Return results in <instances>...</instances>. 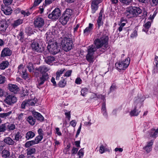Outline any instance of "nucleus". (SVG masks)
Returning <instances> with one entry per match:
<instances>
[{
	"instance_id": "412c9836",
	"label": "nucleus",
	"mask_w": 158,
	"mask_h": 158,
	"mask_svg": "<svg viewBox=\"0 0 158 158\" xmlns=\"http://www.w3.org/2000/svg\"><path fill=\"white\" fill-rule=\"evenodd\" d=\"M7 6L6 5L5 6H2L1 10L5 15H9L12 13V10L11 7Z\"/></svg>"
},
{
	"instance_id": "39448f33",
	"label": "nucleus",
	"mask_w": 158,
	"mask_h": 158,
	"mask_svg": "<svg viewBox=\"0 0 158 158\" xmlns=\"http://www.w3.org/2000/svg\"><path fill=\"white\" fill-rule=\"evenodd\" d=\"M47 49L50 53L54 55L59 52L60 50L56 42L55 41L49 43L47 46Z\"/></svg>"
},
{
	"instance_id": "49530a36",
	"label": "nucleus",
	"mask_w": 158,
	"mask_h": 158,
	"mask_svg": "<svg viewBox=\"0 0 158 158\" xmlns=\"http://www.w3.org/2000/svg\"><path fill=\"white\" fill-rule=\"evenodd\" d=\"M97 22L98 28L99 29L101 26H103V22L102 21V19H98Z\"/></svg>"
},
{
	"instance_id": "cd10ccee",
	"label": "nucleus",
	"mask_w": 158,
	"mask_h": 158,
	"mask_svg": "<svg viewBox=\"0 0 158 158\" xmlns=\"http://www.w3.org/2000/svg\"><path fill=\"white\" fill-rule=\"evenodd\" d=\"M27 121L31 125H34L36 121L35 118H34L33 117L31 116H28L26 119Z\"/></svg>"
},
{
	"instance_id": "72a5a7b5",
	"label": "nucleus",
	"mask_w": 158,
	"mask_h": 158,
	"mask_svg": "<svg viewBox=\"0 0 158 158\" xmlns=\"http://www.w3.org/2000/svg\"><path fill=\"white\" fill-rule=\"evenodd\" d=\"M59 20L63 25H65L69 21L63 15L60 18Z\"/></svg>"
},
{
	"instance_id": "13d9d810",
	"label": "nucleus",
	"mask_w": 158,
	"mask_h": 158,
	"mask_svg": "<svg viewBox=\"0 0 158 158\" xmlns=\"http://www.w3.org/2000/svg\"><path fill=\"white\" fill-rule=\"evenodd\" d=\"M72 72V70H69L66 72L64 76L65 77H69L71 76Z\"/></svg>"
},
{
	"instance_id": "0eeeda50",
	"label": "nucleus",
	"mask_w": 158,
	"mask_h": 158,
	"mask_svg": "<svg viewBox=\"0 0 158 158\" xmlns=\"http://www.w3.org/2000/svg\"><path fill=\"white\" fill-rule=\"evenodd\" d=\"M130 63V59L127 58L125 60L117 62L115 64V66L118 70H124L128 67Z\"/></svg>"
},
{
	"instance_id": "2eb2a0df",
	"label": "nucleus",
	"mask_w": 158,
	"mask_h": 158,
	"mask_svg": "<svg viewBox=\"0 0 158 158\" xmlns=\"http://www.w3.org/2000/svg\"><path fill=\"white\" fill-rule=\"evenodd\" d=\"M100 0H93L91 4V12L93 14L95 13L98 8V5L101 2Z\"/></svg>"
},
{
	"instance_id": "37998d69",
	"label": "nucleus",
	"mask_w": 158,
	"mask_h": 158,
	"mask_svg": "<svg viewBox=\"0 0 158 158\" xmlns=\"http://www.w3.org/2000/svg\"><path fill=\"white\" fill-rule=\"evenodd\" d=\"M149 2L152 6H155L158 4V0H149Z\"/></svg>"
},
{
	"instance_id": "aec40b11",
	"label": "nucleus",
	"mask_w": 158,
	"mask_h": 158,
	"mask_svg": "<svg viewBox=\"0 0 158 158\" xmlns=\"http://www.w3.org/2000/svg\"><path fill=\"white\" fill-rule=\"evenodd\" d=\"M45 40L48 44L49 43H53V42L55 41L53 40V35L52 32H47L45 34Z\"/></svg>"
},
{
	"instance_id": "f704fd0d",
	"label": "nucleus",
	"mask_w": 158,
	"mask_h": 158,
	"mask_svg": "<svg viewBox=\"0 0 158 158\" xmlns=\"http://www.w3.org/2000/svg\"><path fill=\"white\" fill-rule=\"evenodd\" d=\"M17 37L21 42H23L24 41V33L22 31H20L17 35Z\"/></svg>"
},
{
	"instance_id": "f8f14e48",
	"label": "nucleus",
	"mask_w": 158,
	"mask_h": 158,
	"mask_svg": "<svg viewBox=\"0 0 158 158\" xmlns=\"http://www.w3.org/2000/svg\"><path fill=\"white\" fill-rule=\"evenodd\" d=\"M60 10L58 8H56L50 14L48 15V17L50 19L56 20L60 16Z\"/></svg>"
},
{
	"instance_id": "6e6552de",
	"label": "nucleus",
	"mask_w": 158,
	"mask_h": 158,
	"mask_svg": "<svg viewBox=\"0 0 158 158\" xmlns=\"http://www.w3.org/2000/svg\"><path fill=\"white\" fill-rule=\"evenodd\" d=\"M88 49V54L86 56L87 60L89 62H91L93 59V55L94 52L96 51V47L94 45L89 46Z\"/></svg>"
},
{
	"instance_id": "6ab92c4d",
	"label": "nucleus",
	"mask_w": 158,
	"mask_h": 158,
	"mask_svg": "<svg viewBox=\"0 0 158 158\" xmlns=\"http://www.w3.org/2000/svg\"><path fill=\"white\" fill-rule=\"evenodd\" d=\"M73 10L70 9H68L64 12L62 15L67 19L68 21L72 18Z\"/></svg>"
},
{
	"instance_id": "e2e57ef3",
	"label": "nucleus",
	"mask_w": 158,
	"mask_h": 158,
	"mask_svg": "<svg viewBox=\"0 0 158 158\" xmlns=\"http://www.w3.org/2000/svg\"><path fill=\"white\" fill-rule=\"evenodd\" d=\"M28 106L27 102L24 101L22 103L21 106V108L22 109H25L26 106Z\"/></svg>"
},
{
	"instance_id": "6e6d98bb",
	"label": "nucleus",
	"mask_w": 158,
	"mask_h": 158,
	"mask_svg": "<svg viewBox=\"0 0 158 158\" xmlns=\"http://www.w3.org/2000/svg\"><path fill=\"white\" fill-rule=\"evenodd\" d=\"M6 80V78L5 77L0 75V84L4 83Z\"/></svg>"
},
{
	"instance_id": "f03ea898",
	"label": "nucleus",
	"mask_w": 158,
	"mask_h": 158,
	"mask_svg": "<svg viewBox=\"0 0 158 158\" xmlns=\"http://www.w3.org/2000/svg\"><path fill=\"white\" fill-rule=\"evenodd\" d=\"M142 12L141 10L139 7L129 6L127 8L124 15L128 18L137 17Z\"/></svg>"
},
{
	"instance_id": "de8ad7c7",
	"label": "nucleus",
	"mask_w": 158,
	"mask_h": 158,
	"mask_svg": "<svg viewBox=\"0 0 158 158\" xmlns=\"http://www.w3.org/2000/svg\"><path fill=\"white\" fill-rule=\"evenodd\" d=\"M117 87L114 84H113L110 86V89L109 93L113 92L116 90Z\"/></svg>"
},
{
	"instance_id": "5701e85b",
	"label": "nucleus",
	"mask_w": 158,
	"mask_h": 158,
	"mask_svg": "<svg viewBox=\"0 0 158 158\" xmlns=\"http://www.w3.org/2000/svg\"><path fill=\"white\" fill-rule=\"evenodd\" d=\"M8 27L7 22L6 20H4L1 22L0 23V31H4Z\"/></svg>"
},
{
	"instance_id": "79ce46f5",
	"label": "nucleus",
	"mask_w": 158,
	"mask_h": 158,
	"mask_svg": "<svg viewBox=\"0 0 158 158\" xmlns=\"http://www.w3.org/2000/svg\"><path fill=\"white\" fill-rule=\"evenodd\" d=\"M27 67L30 72H33L35 69L33 64L31 63H29L27 65Z\"/></svg>"
},
{
	"instance_id": "ea45409f",
	"label": "nucleus",
	"mask_w": 158,
	"mask_h": 158,
	"mask_svg": "<svg viewBox=\"0 0 158 158\" xmlns=\"http://www.w3.org/2000/svg\"><path fill=\"white\" fill-rule=\"evenodd\" d=\"M7 129L6 124V123L2 124L0 125V132H5Z\"/></svg>"
},
{
	"instance_id": "a18cd8bd",
	"label": "nucleus",
	"mask_w": 158,
	"mask_h": 158,
	"mask_svg": "<svg viewBox=\"0 0 158 158\" xmlns=\"http://www.w3.org/2000/svg\"><path fill=\"white\" fill-rule=\"evenodd\" d=\"M123 4L126 5H129L132 2V0H119Z\"/></svg>"
},
{
	"instance_id": "774afa93",
	"label": "nucleus",
	"mask_w": 158,
	"mask_h": 158,
	"mask_svg": "<svg viewBox=\"0 0 158 158\" xmlns=\"http://www.w3.org/2000/svg\"><path fill=\"white\" fill-rule=\"evenodd\" d=\"M78 155L79 156V158L81 156H83L84 155L83 150L82 149H80L78 152Z\"/></svg>"
},
{
	"instance_id": "052dcab7",
	"label": "nucleus",
	"mask_w": 158,
	"mask_h": 158,
	"mask_svg": "<svg viewBox=\"0 0 158 158\" xmlns=\"http://www.w3.org/2000/svg\"><path fill=\"white\" fill-rule=\"evenodd\" d=\"M78 149L75 147H73L71 153L72 154H75L77 153Z\"/></svg>"
},
{
	"instance_id": "4d7b16f0",
	"label": "nucleus",
	"mask_w": 158,
	"mask_h": 158,
	"mask_svg": "<svg viewBox=\"0 0 158 158\" xmlns=\"http://www.w3.org/2000/svg\"><path fill=\"white\" fill-rule=\"evenodd\" d=\"M27 103L28 106H33L35 105V103L32 100H29L27 101Z\"/></svg>"
},
{
	"instance_id": "603ef678",
	"label": "nucleus",
	"mask_w": 158,
	"mask_h": 158,
	"mask_svg": "<svg viewBox=\"0 0 158 158\" xmlns=\"http://www.w3.org/2000/svg\"><path fill=\"white\" fill-rule=\"evenodd\" d=\"M34 2L33 4V6L32 7H35L39 5L41 2L42 1V0H34Z\"/></svg>"
},
{
	"instance_id": "09e8293b",
	"label": "nucleus",
	"mask_w": 158,
	"mask_h": 158,
	"mask_svg": "<svg viewBox=\"0 0 158 158\" xmlns=\"http://www.w3.org/2000/svg\"><path fill=\"white\" fill-rule=\"evenodd\" d=\"M25 114L23 113H21L18 115L17 118L19 121H22L25 117Z\"/></svg>"
},
{
	"instance_id": "f3484780",
	"label": "nucleus",
	"mask_w": 158,
	"mask_h": 158,
	"mask_svg": "<svg viewBox=\"0 0 158 158\" xmlns=\"http://www.w3.org/2000/svg\"><path fill=\"white\" fill-rule=\"evenodd\" d=\"M8 89L10 91L15 94L18 93L19 90V88L16 85L12 84H8Z\"/></svg>"
},
{
	"instance_id": "b1692460",
	"label": "nucleus",
	"mask_w": 158,
	"mask_h": 158,
	"mask_svg": "<svg viewBox=\"0 0 158 158\" xmlns=\"http://www.w3.org/2000/svg\"><path fill=\"white\" fill-rule=\"evenodd\" d=\"M94 25L93 24L89 23V26L86 28L84 30V33L86 35H88L93 28Z\"/></svg>"
},
{
	"instance_id": "423d86ee",
	"label": "nucleus",
	"mask_w": 158,
	"mask_h": 158,
	"mask_svg": "<svg viewBox=\"0 0 158 158\" xmlns=\"http://www.w3.org/2000/svg\"><path fill=\"white\" fill-rule=\"evenodd\" d=\"M61 46L65 52H68L73 48V44L72 40H62Z\"/></svg>"
},
{
	"instance_id": "0e129e2a",
	"label": "nucleus",
	"mask_w": 158,
	"mask_h": 158,
	"mask_svg": "<svg viewBox=\"0 0 158 158\" xmlns=\"http://www.w3.org/2000/svg\"><path fill=\"white\" fill-rule=\"evenodd\" d=\"M33 73H34V76L36 77H38L39 75V72L38 70H36V68L33 71Z\"/></svg>"
},
{
	"instance_id": "ddd939ff",
	"label": "nucleus",
	"mask_w": 158,
	"mask_h": 158,
	"mask_svg": "<svg viewBox=\"0 0 158 158\" xmlns=\"http://www.w3.org/2000/svg\"><path fill=\"white\" fill-rule=\"evenodd\" d=\"M18 73L22 75V77L26 80L28 77V74L27 72V69L23 67V65L20 64L18 67Z\"/></svg>"
},
{
	"instance_id": "c756f323",
	"label": "nucleus",
	"mask_w": 158,
	"mask_h": 158,
	"mask_svg": "<svg viewBox=\"0 0 158 158\" xmlns=\"http://www.w3.org/2000/svg\"><path fill=\"white\" fill-rule=\"evenodd\" d=\"M154 65V73L158 72V57L156 56L153 62Z\"/></svg>"
},
{
	"instance_id": "338daca9",
	"label": "nucleus",
	"mask_w": 158,
	"mask_h": 158,
	"mask_svg": "<svg viewBox=\"0 0 158 158\" xmlns=\"http://www.w3.org/2000/svg\"><path fill=\"white\" fill-rule=\"evenodd\" d=\"M143 149L148 152H149L152 150V147L146 146Z\"/></svg>"
},
{
	"instance_id": "58836bf2",
	"label": "nucleus",
	"mask_w": 158,
	"mask_h": 158,
	"mask_svg": "<svg viewBox=\"0 0 158 158\" xmlns=\"http://www.w3.org/2000/svg\"><path fill=\"white\" fill-rule=\"evenodd\" d=\"M66 81L64 79H62L60 80L58 84L59 87L61 88L64 87L66 85Z\"/></svg>"
},
{
	"instance_id": "bb28decb",
	"label": "nucleus",
	"mask_w": 158,
	"mask_h": 158,
	"mask_svg": "<svg viewBox=\"0 0 158 158\" xmlns=\"http://www.w3.org/2000/svg\"><path fill=\"white\" fill-rule=\"evenodd\" d=\"M9 64V62L6 60L2 61L0 64V69L4 70L8 67Z\"/></svg>"
},
{
	"instance_id": "f257e3e1",
	"label": "nucleus",
	"mask_w": 158,
	"mask_h": 158,
	"mask_svg": "<svg viewBox=\"0 0 158 158\" xmlns=\"http://www.w3.org/2000/svg\"><path fill=\"white\" fill-rule=\"evenodd\" d=\"M50 69L45 65L40 66L39 68H36V70H38L42 74L37 80L38 87L39 86L43 84L45 81L48 80L49 78V75L47 72Z\"/></svg>"
},
{
	"instance_id": "c9c22d12",
	"label": "nucleus",
	"mask_w": 158,
	"mask_h": 158,
	"mask_svg": "<svg viewBox=\"0 0 158 158\" xmlns=\"http://www.w3.org/2000/svg\"><path fill=\"white\" fill-rule=\"evenodd\" d=\"M151 23L150 21L147 22L143 26L145 29H143L142 30L143 31L147 32L148 31V29L150 27Z\"/></svg>"
},
{
	"instance_id": "dca6fc26",
	"label": "nucleus",
	"mask_w": 158,
	"mask_h": 158,
	"mask_svg": "<svg viewBox=\"0 0 158 158\" xmlns=\"http://www.w3.org/2000/svg\"><path fill=\"white\" fill-rule=\"evenodd\" d=\"M11 50L8 48H4L2 51L1 54V57L9 56L12 54Z\"/></svg>"
},
{
	"instance_id": "20e7f679",
	"label": "nucleus",
	"mask_w": 158,
	"mask_h": 158,
	"mask_svg": "<svg viewBox=\"0 0 158 158\" xmlns=\"http://www.w3.org/2000/svg\"><path fill=\"white\" fill-rule=\"evenodd\" d=\"M134 104L135 108L134 110L131 111L130 114L131 116H137L140 111V110L137 109V106L140 108L142 105V102L141 99L138 98H136Z\"/></svg>"
},
{
	"instance_id": "4be33fe9",
	"label": "nucleus",
	"mask_w": 158,
	"mask_h": 158,
	"mask_svg": "<svg viewBox=\"0 0 158 158\" xmlns=\"http://www.w3.org/2000/svg\"><path fill=\"white\" fill-rule=\"evenodd\" d=\"M32 114L33 116L38 120L40 121H43L44 120V117L40 113L35 111H33Z\"/></svg>"
},
{
	"instance_id": "c03bdc74",
	"label": "nucleus",
	"mask_w": 158,
	"mask_h": 158,
	"mask_svg": "<svg viewBox=\"0 0 158 158\" xmlns=\"http://www.w3.org/2000/svg\"><path fill=\"white\" fill-rule=\"evenodd\" d=\"M137 31L138 28L137 27H136L134 29V31L131 34V37L134 38L136 37L137 35Z\"/></svg>"
},
{
	"instance_id": "864d4df0",
	"label": "nucleus",
	"mask_w": 158,
	"mask_h": 158,
	"mask_svg": "<svg viewBox=\"0 0 158 158\" xmlns=\"http://www.w3.org/2000/svg\"><path fill=\"white\" fill-rule=\"evenodd\" d=\"M21 13L22 15H24V17L28 16L30 14V13L29 11H27L26 12L23 10H22L21 11Z\"/></svg>"
},
{
	"instance_id": "c85d7f7f",
	"label": "nucleus",
	"mask_w": 158,
	"mask_h": 158,
	"mask_svg": "<svg viewBox=\"0 0 158 158\" xmlns=\"http://www.w3.org/2000/svg\"><path fill=\"white\" fill-rule=\"evenodd\" d=\"M35 134L31 131H29L27 132L25 136V138L27 140H29L33 138L35 136Z\"/></svg>"
},
{
	"instance_id": "3c124183",
	"label": "nucleus",
	"mask_w": 158,
	"mask_h": 158,
	"mask_svg": "<svg viewBox=\"0 0 158 158\" xmlns=\"http://www.w3.org/2000/svg\"><path fill=\"white\" fill-rule=\"evenodd\" d=\"M153 93L154 94L157 95L158 94V80L157 82V85L156 86L153 88Z\"/></svg>"
},
{
	"instance_id": "680f3d73",
	"label": "nucleus",
	"mask_w": 158,
	"mask_h": 158,
	"mask_svg": "<svg viewBox=\"0 0 158 158\" xmlns=\"http://www.w3.org/2000/svg\"><path fill=\"white\" fill-rule=\"evenodd\" d=\"M81 124L79 127V128H78V129L77 130V133L75 135L76 138H77L78 137V135L79 134L80 132V131H81Z\"/></svg>"
},
{
	"instance_id": "2f4dec72",
	"label": "nucleus",
	"mask_w": 158,
	"mask_h": 158,
	"mask_svg": "<svg viewBox=\"0 0 158 158\" xmlns=\"http://www.w3.org/2000/svg\"><path fill=\"white\" fill-rule=\"evenodd\" d=\"M23 20L22 19H19L14 21V23L12 24L11 25L13 27L15 28L18 26L22 23Z\"/></svg>"
},
{
	"instance_id": "393cba45",
	"label": "nucleus",
	"mask_w": 158,
	"mask_h": 158,
	"mask_svg": "<svg viewBox=\"0 0 158 158\" xmlns=\"http://www.w3.org/2000/svg\"><path fill=\"white\" fill-rule=\"evenodd\" d=\"M55 60V58L53 56H48L45 58V61L48 64L52 65L53 62Z\"/></svg>"
},
{
	"instance_id": "1a4fd4ad",
	"label": "nucleus",
	"mask_w": 158,
	"mask_h": 158,
	"mask_svg": "<svg viewBox=\"0 0 158 158\" xmlns=\"http://www.w3.org/2000/svg\"><path fill=\"white\" fill-rule=\"evenodd\" d=\"M17 101V98L16 97L13 95L9 94L6 96L4 102L9 106H12Z\"/></svg>"
},
{
	"instance_id": "8fccbe9b",
	"label": "nucleus",
	"mask_w": 158,
	"mask_h": 158,
	"mask_svg": "<svg viewBox=\"0 0 158 158\" xmlns=\"http://www.w3.org/2000/svg\"><path fill=\"white\" fill-rule=\"evenodd\" d=\"M88 89L86 88L82 89L81 91V94L83 96H85L87 94L88 92Z\"/></svg>"
},
{
	"instance_id": "e433bc0d",
	"label": "nucleus",
	"mask_w": 158,
	"mask_h": 158,
	"mask_svg": "<svg viewBox=\"0 0 158 158\" xmlns=\"http://www.w3.org/2000/svg\"><path fill=\"white\" fill-rule=\"evenodd\" d=\"M26 151L27 155H29L34 154L36 150L35 148H27Z\"/></svg>"
},
{
	"instance_id": "9b49d317",
	"label": "nucleus",
	"mask_w": 158,
	"mask_h": 158,
	"mask_svg": "<svg viewBox=\"0 0 158 158\" xmlns=\"http://www.w3.org/2000/svg\"><path fill=\"white\" fill-rule=\"evenodd\" d=\"M43 138V136L38 135L35 137L34 140L28 141L26 142L25 144V147L26 148H29L33 145L37 144Z\"/></svg>"
},
{
	"instance_id": "4c0bfd02",
	"label": "nucleus",
	"mask_w": 158,
	"mask_h": 158,
	"mask_svg": "<svg viewBox=\"0 0 158 158\" xmlns=\"http://www.w3.org/2000/svg\"><path fill=\"white\" fill-rule=\"evenodd\" d=\"M2 157L7 158L9 156L10 153L8 151L4 149L2 151Z\"/></svg>"
},
{
	"instance_id": "473e14b6",
	"label": "nucleus",
	"mask_w": 158,
	"mask_h": 158,
	"mask_svg": "<svg viewBox=\"0 0 158 158\" xmlns=\"http://www.w3.org/2000/svg\"><path fill=\"white\" fill-rule=\"evenodd\" d=\"M6 124L7 129L8 131L13 130L15 129V126L14 124L8 123H6Z\"/></svg>"
},
{
	"instance_id": "a211bd4d",
	"label": "nucleus",
	"mask_w": 158,
	"mask_h": 158,
	"mask_svg": "<svg viewBox=\"0 0 158 158\" xmlns=\"http://www.w3.org/2000/svg\"><path fill=\"white\" fill-rule=\"evenodd\" d=\"M62 35L63 37L62 40H72V35L71 33L68 31H63L62 32Z\"/></svg>"
},
{
	"instance_id": "bf43d9fd",
	"label": "nucleus",
	"mask_w": 158,
	"mask_h": 158,
	"mask_svg": "<svg viewBox=\"0 0 158 158\" xmlns=\"http://www.w3.org/2000/svg\"><path fill=\"white\" fill-rule=\"evenodd\" d=\"M82 81L80 77L77 78L75 80V83L77 84H80L81 83Z\"/></svg>"
},
{
	"instance_id": "5fc2aeb1",
	"label": "nucleus",
	"mask_w": 158,
	"mask_h": 158,
	"mask_svg": "<svg viewBox=\"0 0 158 158\" xmlns=\"http://www.w3.org/2000/svg\"><path fill=\"white\" fill-rule=\"evenodd\" d=\"M13 0H3V2L6 5H9L12 2Z\"/></svg>"
},
{
	"instance_id": "4468645a",
	"label": "nucleus",
	"mask_w": 158,
	"mask_h": 158,
	"mask_svg": "<svg viewBox=\"0 0 158 158\" xmlns=\"http://www.w3.org/2000/svg\"><path fill=\"white\" fill-rule=\"evenodd\" d=\"M34 23L35 27L40 28L42 27L44 24V21L41 17H38L35 19Z\"/></svg>"
},
{
	"instance_id": "69168bd1",
	"label": "nucleus",
	"mask_w": 158,
	"mask_h": 158,
	"mask_svg": "<svg viewBox=\"0 0 158 158\" xmlns=\"http://www.w3.org/2000/svg\"><path fill=\"white\" fill-rule=\"evenodd\" d=\"M65 70V69H61L60 70H58L56 72V74H57L58 75H59V76H60V75L63 73V72Z\"/></svg>"
},
{
	"instance_id": "7c9ffc66",
	"label": "nucleus",
	"mask_w": 158,
	"mask_h": 158,
	"mask_svg": "<svg viewBox=\"0 0 158 158\" xmlns=\"http://www.w3.org/2000/svg\"><path fill=\"white\" fill-rule=\"evenodd\" d=\"M5 143L9 145H12L14 144L15 142L13 139H12L10 137H7L4 140Z\"/></svg>"
},
{
	"instance_id": "7ed1b4c3",
	"label": "nucleus",
	"mask_w": 158,
	"mask_h": 158,
	"mask_svg": "<svg viewBox=\"0 0 158 158\" xmlns=\"http://www.w3.org/2000/svg\"><path fill=\"white\" fill-rule=\"evenodd\" d=\"M108 37L106 35H103L100 39L97 38L94 41V44L96 48H99L103 46L106 48L108 47Z\"/></svg>"
},
{
	"instance_id": "a878e982",
	"label": "nucleus",
	"mask_w": 158,
	"mask_h": 158,
	"mask_svg": "<svg viewBox=\"0 0 158 158\" xmlns=\"http://www.w3.org/2000/svg\"><path fill=\"white\" fill-rule=\"evenodd\" d=\"M22 136L21 133L19 132H17L14 134L13 140L17 141H21Z\"/></svg>"
},
{
	"instance_id": "9d476101",
	"label": "nucleus",
	"mask_w": 158,
	"mask_h": 158,
	"mask_svg": "<svg viewBox=\"0 0 158 158\" xmlns=\"http://www.w3.org/2000/svg\"><path fill=\"white\" fill-rule=\"evenodd\" d=\"M31 48L33 51L39 53L42 52L44 51V48L41 45H40L39 43L35 41H33L31 44Z\"/></svg>"
},
{
	"instance_id": "a19ab883",
	"label": "nucleus",
	"mask_w": 158,
	"mask_h": 158,
	"mask_svg": "<svg viewBox=\"0 0 158 158\" xmlns=\"http://www.w3.org/2000/svg\"><path fill=\"white\" fill-rule=\"evenodd\" d=\"M11 113V111H9L7 113H0V118H6V117L9 116Z\"/></svg>"
}]
</instances>
